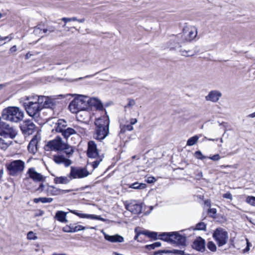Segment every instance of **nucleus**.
I'll return each mask as SVG.
<instances>
[{"label": "nucleus", "instance_id": "39", "mask_svg": "<svg viewBox=\"0 0 255 255\" xmlns=\"http://www.w3.org/2000/svg\"><path fill=\"white\" fill-rule=\"evenodd\" d=\"M62 20L65 22V24L63 26L64 27H65L66 29H67L68 31H69L70 28L69 27L66 26V23L68 22H70V21H76V20H77V18L76 17H70V18L63 17L62 18Z\"/></svg>", "mask_w": 255, "mask_h": 255}, {"label": "nucleus", "instance_id": "2", "mask_svg": "<svg viewBox=\"0 0 255 255\" xmlns=\"http://www.w3.org/2000/svg\"><path fill=\"white\" fill-rule=\"evenodd\" d=\"M46 147L51 150L63 151L68 157L74 152L73 147L63 142L59 136H56L54 139L48 141Z\"/></svg>", "mask_w": 255, "mask_h": 255}, {"label": "nucleus", "instance_id": "22", "mask_svg": "<svg viewBox=\"0 0 255 255\" xmlns=\"http://www.w3.org/2000/svg\"><path fill=\"white\" fill-rule=\"evenodd\" d=\"M184 34L187 41L194 39L197 35V29L194 26H191L188 28L187 32H184Z\"/></svg>", "mask_w": 255, "mask_h": 255}, {"label": "nucleus", "instance_id": "47", "mask_svg": "<svg viewBox=\"0 0 255 255\" xmlns=\"http://www.w3.org/2000/svg\"><path fill=\"white\" fill-rule=\"evenodd\" d=\"M27 238L28 240H35L37 239V237L32 231L29 232L27 235Z\"/></svg>", "mask_w": 255, "mask_h": 255}, {"label": "nucleus", "instance_id": "48", "mask_svg": "<svg viewBox=\"0 0 255 255\" xmlns=\"http://www.w3.org/2000/svg\"><path fill=\"white\" fill-rule=\"evenodd\" d=\"M89 186H86L85 187H81L79 189H76L75 190H74L75 191H78V190H84V189L86 188H88L89 187ZM73 190H61V194H63V193H68V192H70L72 191H73Z\"/></svg>", "mask_w": 255, "mask_h": 255}, {"label": "nucleus", "instance_id": "20", "mask_svg": "<svg viewBox=\"0 0 255 255\" xmlns=\"http://www.w3.org/2000/svg\"><path fill=\"white\" fill-rule=\"evenodd\" d=\"M192 248L198 251L203 252L205 250V242L201 237L195 240L192 245Z\"/></svg>", "mask_w": 255, "mask_h": 255}, {"label": "nucleus", "instance_id": "46", "mask_svg": "<svg viewBox=\"0 0 255 255\" xmlns=\"http://www.w3.org/2000/svg\"><path fill=\"white\" fill-rule=\"evenodd\" d=\"M194 156L196 158L200 160H203L207 158V156L203 155L200 151H196L194 153Z\"/></svg>", "mask_w": 255, "mask_h": 255}, {"label": "nucleus", "instance_id": "41", "mask_svg": "<svg viewBox=\"0 0 255 255\" xmlns=\"http://www.w3.org/2000/svg\"><path fill=\"white\" fill-rule=\"evenodd\" d=\"M74 224H70L63 228V231L65 233H73Z\"/></svg>", "mask_w": 255, "mask_h": 255}, {"label": "nucleus", "instance_id": "30", "mask_svg": "<svg viewBox=\"0 0 255 255\" xmlns=\"http://www.w3.org/2000/svg\"><path fill=\"white\" fill-rule=\"evenodd\" d=\"M120 134L124 133L126 131H132L133 128L131 125H121Z\"/></svg>", "mask_w": 255, "mask_h": 255}, {"label": "nucleus", "instance_id": "1", "mask_svg": "<svg viewBox=\"0 0 255 255\" xmlns=\"http://www.w3.org/2000/svg\"><path fill=\"white\" fill-rule=\"evenodd\" d=\"M95 124L96 127L95 138L99 140L104 139L109 132L110 120L108 116L105 113L104 115L96 120Z\"/></svg>", "mask_w": 255, "mask_h": 255}, {"label": "nucleus", "instance_id": "51", "mask_svg": "<svg viewBox=\"0 0 255 255\" xmlns=\"http://www.w3.org/2000/svg\"><path fill=\"white\" fill-rule=\"evenodd\" d=\"M169 252H170L169 250H159L158 251L155 252L154 253V255H162L163 253H169Z\"/></svg>", "mask_w": 255, "mask_h": 255}, {"label": "nucleus", "instance_id": "24", "mask_svg": "<svg viewBox=\"0 0 255 255\" xmlns=\"http://www.w3.org/2000/svg\"><path fill=\"white\" fill-rule=\"evenodd\" d=\"M222 94L217 91H211L209 94L206 97L207 101H210L213 102H217L221 97Z\"/></svg>", "mask_w": 255, "mask_h": 255}, {"label": "nucleus", "instance_id": "6", "mask_svg": "<svg viewBox=\"0 0 255 255\" xmlns=\"http://www.w3.org/2000/svg\"><path fill=\"white\" fill-rule=\"evenodd\" d=\"M25 166L24 161L17 159L10 161L6 164V167L9 175L15 176L20 174Z\"/></svg>", "mask_w": 255, "mask_h": 255}, {"label": "nucleus", "instance_id": "55", "mask_svg": "<svg viewBox=\"0 0 255 255\" xmlns=\"http://www.w3.org/2000/svg\"><path fill=\"white\" fill-rule=\"evenodd\" d=\"M224 198L229 199L231 200H232V195L230 192H227L223 195Z\"/></svg>", "mask_w": 255, "mask_h": 255}, {"label": "nucleus", "instance_id": "32", "mask_svg": "<svg viewBox=\"0 0 255 255\" xmlns=\"http://www.w3.org/2000/svg\"><path fill=\"white\" fill-rule=\"evenodd\" d=\"M129 188L134 189H141L146 187V184L135 182L128 185Z\"/></svg>", "mask_w": 255, "mask_h": 255}, {"label": "nucleus", "instance_id": "27", "mask_svg": "<svg viewBox=\"0 0 255 255\" xmlns=\"http://www.w3.org/2000/svg\"><path fill=\"white\" fill-rule=\"evenodd\" d=\"M71 180L72 179L70 177L69 174L67 176L56 177L54 179V181L56 184H66L69 183Z\"/></svg>", "mask_w": 255, "mask_h": 255}, {"label": "nucleus", "instance_id": "44", "mask_svg": "<svg viewBox=\"0 0 255 255\" xmlns=\"http://www.w3.org/2000/svg\"><path fill=\"white\" fill-rule=\"evenodd\" d=\"M196 230L205 231L206 229V225L203 222H200L196 226Z\"/></svg>", "mask_w": 255, "mask_h": 255}, {"label": "nucleus", "instance_id": "23", "mask_svg": "<svg viewBox=\"0 0 255 255\" xmlns=\"http://www.w3.org/2000/svg\"><path fill=\"white\" fill-rule=\"evenodd\" d=\"M38 137L37 135L34 136L30 140L27 148L28 150L31 153L34 154L37 150V143L38 142Z\"/></svg>", "mask_w": 255, "mask_h": 255}, {"label": "nucleus", "instance_id": "43", "mask_svg": "<svg viewBox=\"0 0 255 255\" xmlns=\"http://www.w3.org/2000/svg\"><path fill=\"white\" fill-rule=\"evenodd\" d=\"M161 244L159 242H155L152 244L146 246V248L148 250L154 249L155 248L159 247L161 246Z\"/></svg>", "mask_w": 255, "mask_h": 255}, {"label": "nucleus", "instance_id": "49", "mask_svg": "<svg viewBox=\"0 0 255 255\" xmlns=\"http://www.w3.org/2000/svg\"><path fill=\"white\" fill-rule=\"evenodd\" d=\"M179 52L181 55L184 56H189L192 55V54H190V51L189 50L187 51L186 50L180 49L179 50Z\"/></svg>", "mask_w": 255, "mask_h": 255}, {"label": "nucleus", "instance_id": "5", "mask_svg": "<svg viewBox=\"0 0 255 255\" xmlns=\"http://www.w3.org/2000/svg\"><path fill=\"white\" fill-rule=\"evenodd\" d=\"M86 96L79 95L70 103L69 109L72 113H77L88 109Z\"/></svg>", "mask_w": 255, "mask_h": 255}, {"label": "nucleus", "instance_id": "57", "mask_svg": "<svg viewBox=\"0 0 255 255\" xmlns=\"http://www.w3.org/2000/svg\"><path fill=\"white\" fill-rule=\"evenodd\" d=\"M247 241V247L244 250L245 252H248L250 250V247L252 246V244L249 242L248 239H246Z\"/></svg>", "mask_w": 255, "mask_h": 255}, {"label": "nucleus", "instance_id": "17", "mask_svg": "<svg viewBox=\"0 0 255 255\" xmlns=\"http://www.w3.org/2000/svg\"><path fill=\"white\" fill-rule=\"evenodd\" d=\"M70 212L76 215V216H78L79 217L81 218H87V219H90L92 220H100L102 221H105V219L99 216L96 215H92V214H83L81 213L78 212L77 210H71Z\"/></svg>", "mask_w": 255, "mask_h": 255}, {"label": "nucleus", "instance_id": "10", "mask_svg": "<svg viewBox=\"0 0 255 255\" xmlns=\"http://www.w3.org/2000/svg\"><path fill=\"white\" fill-rule=\"evenodd\" d=\"M126 209L134 214H138L141 212V205L135 200L130 202L126 201L124 203Z\"/></svg>", "mask_w": 255, "mask_h": 255}, {"label": "nucleus", "instance_id": "12", "mask_svg": "<svg viewBox=\"0 0 255 255\" xmlns=\"http://www.w3.org/2000/svg\"><path fill=\"white\" fill-rule=\"evenodd\" d=\"M45 186L43 184L41 183L36 191L39 192H44L47 194L48 195H57L61 194V189H57L52 186H48L46 189H45Z\"/></svg>", "mask_w": 255, "mask_h": 255}, {"label": "nucleus", "instance_id": "25", "mask_svg": "<svg viewBox=\"0 0 255 255\" xmlns=\"http://www.w3.org/2000/svg\"><path fill=\"white\" fill-rule=\"evenodd\" d=\"M105 239L112 243H122L124 242V238L119 235L110 236L104 233Z\"/></svg>", "mask_w": 255, "mask_h": 255}, {"label": "nucleus", "instance_id": "38", "mask_svg": "<svg viewBox=\"0 0 255 255\" xmlns=\"http://www.w3.org/2000/svg\"><path fill=\"white\" fill-rule=\"evenodd\" d=\"M141 233H143V235H145L151 239H157L158 238L157 233L156 232L146 231H143V232Z\"/></svg>", "mask_w": 255, "mask_h": 255}, {"label": "nucleus", "instance_id": "15", "mask_svg": "<svg viewBox=\"0 0 255 255\" xmlns=\"http://www.w3.org/2000/svg\"><path fill=\"white\" fill-rule=\"evenodd\" d=\"M40 105L41 109L43 108L52 109L55 105V102L51 98L47 96H41Z\"/></svg>", "mask_w": 255, "mask_h": 255}, {"label": "nucleus", "instance_id": "62", "mask_svg": "<svg viewBox=\"0 0 255 255\" xmlns=\"http://www.w3.org/2000/svg\"><path fill=\"white\" fill-rule=\"evenodd\" d=\"M17 50V48H16V45H14L12 47H11L10 49V51L11 52H14L15 51H16Z\"/></svg>", "mask_w": 255, "mask_h": 255}, {"label": "nucleus", "instance_id": "63", "mask_svg": "<svg viewBox=\"0 0 255 255\" xmlns=\"http://www.w3.org/2000/svg\"><path fill=\"white\" fill-rule=\"evenodd\" d=\"M3 174V170L2 168L0 169V180L1 179Z\"/></svg>", "mask_w": 255, "mask_h": 255}, {"label": "nucleus", "instance_id": "35", "mask_svg": "<svg viewBox=\"0 0 255 255\" xmlns=\"http://www.w3.org/2000/svg\"><path fill=\"white\" fill-rule=\"evenodd\" d=\"M183 36V35L181 34H179L177 35V36L174 37V38L172 39L174 41L176 42V45L171 46V48H176L177 47H180V42H181V40H179L181 38H182Z\"/></svg>", "mask_w": 255, "mask_h": 255}, {"label": "nucleus", "instance_id": "40", "mask_svg": "<svg viewBox=\"0 0 255 255\" xmlns=\"http://www.w3.org/2000/svg\"><path fill=\"white\" fill-rule=\"evenodd\" d=\"M9 143L5 141L2 138H0V148L3 150H5L9 146Z\"/></svg>", "mask_w": 255, "mask_h": 255}, {"label": "nucleus", "instance_id": "19", "mask_svg": "<svg viewBox=\"0 0 255 255\" xmlns=\"http://www.w3.org/2000/svg\"><path fill=\"white\" fill-rule=\"evenodd\" d=\"M27 173L30 178L34 181L40 182L45 180L44 177L40 173L36 172L34 168H30L28 169Z\"/></svg>", "mask_w": 255, "mask_h": 255}, {"label": "nucleus", "instance_id": "50", "mask_svg": "<svg viewBox=\"0 0 255 255\" xmlns=\"http://www.w3.org/2000/svg\"><path fill=\"white\" fill-rule=\"evenodd\" d=\"M208 158L213 161H216L219 160L221 158V157L219 154H216L213 155L212 156H210Z\"/></svg>", "mask_w": 255, "mask_h": 255}, {"label": "nucleus", "instance_id": "11", "mask_svg": "<svg viewBox=\"0 0 255 255\" xmlns=\"http://www.w3.org/2000/svg\"><path fill=\"white\" fill-rule=\"evenodd\" d=\"M36 126L30 120H26L20 126L22 132L26 135L32 134L35 131Z\"/></svg>", "mask_w": 255, "mask_h": 255}, {"label": "nucleus", "instance_id": "52", "mask_svg": "<svg viewBox=\"0 0 255 255\" xmlns=\"http://www.w3.org/2000/svg\"><path fill=\"white\" fill-rule=\"evenodd\" d=\"M170 252H169V253H174V254L175 255H184V251H180V250H173V251H170Z\"/></svg>", "mask_w": 255, "mask_h": 255}, {"label": "nucleus", "instance_id": "45", "mask_svg": "<svg viewBox=\"0 0 255 255\" xmlns=\"http://www.w3.org/2000/svg\"><path fill=\"white\" fill-rule=\"evenodd\" d=\"M207 248L212 252H215L217 250L216 245L212 241L209 242L208 243Z\"/></svg>", "mask_w": 255, "mask_h": 255}, {"label": "nucleus", "instance_id": "64", "mask_svg": "<svg viewBox=\"0 0 255 255\" xmlns=\"http://www.w3.org/2000/svg\"><path fill=\"white\" fill-rule=\"evenodd\" d=\"M248 117L249 118H255V112L252 114H251L248 116Z\"/></svg>", "mask_w": 255, "mask_h": 255}, {"label": "nucleus", "instance_id": "18", "mask_svg": "<svg viewBox=\"0 0 255 255\" xmlns=\"http://www.w3.org/2000/svg\"><path fill=\"white\" fill-rule=\"evenodd\" d=\"M53 160L57 164H63L66 167L69 166L72 163L70 159L64 157L63 155L59 154L53 156Z\"/></svg>", "mask_w": 255, "mask_h": 255}, {"label": "nucleus", "instance_id": "31", "mask_svg": "<svg viewBox=\"0 0 255 255\" xmlns=\"http://www.w3.org/2000/svg\"><path fill=\"white\" fill-rule=\"evenodd\" d=\"M53 200V199L52 198L40 197L34 199L33 201L35 203H37L39 202H41L43 203H51Z\"/></svg>", "mask_w": 255, "mask_h": 255}, {"label": "nucleus", "instance_id": "21", "mask_svg": "<svg viewBox=\"0 0 255 255\" xmlns=\"http://www.w3.org/2000/svg\"><path fill=\"white\" fill-rule=\"evenodd\" d=\"M41 96L36 95H29L23 98V105H29L34 104H40Z\"/></svg>", "mask_w": 255, "mask_h": 255}, {"label": "nucleus", "instance_id": "60", "mask_svg": "<svg viewBox=\"0 0 255 255\" xmlns=\"http://www.w3.org/2000/svg\"><path fill=\"white\" fill-rule=\"evenodd\" d=\"M13 38L12 34H10L8 36L2 37V40H8V41H10Z\"/></svg>", "mask_w": 255, "mask_h": 255}, {"label": "nucleus", "instance_id": "37", "mask_svg": "<svg viewBox=\"0 0 255 255\" xmlns=\"http://www.w3.org/2000/svg\"><path fill=\"white\" fill-rule=\"evenodd\" d=\"M73 227H74V229L73 230V233L77 232H78V231H80L81 230H84L88 229H94L93 227H84L82 225H77L75 224H74Z\"/></svg>", "mask_w": 255, "mask_h": 255}, {"label": "nucleus", "instance_id": "53", "mask_svg": "<svg viewBox=\"0 0 255 255\" xmlns=\"http://www.w3.org/2000/svg\"><path fill=\"white\" fill-rule=\"evenodd\" d=\"M135 104V101L132 99H129L128 100L127 105L125 106V108L131 107Z\"/></svg>", "mask_w": 255, "mask_h": 255}, {"label": "nucleus", "instance_id": "54", "mask_svg": "<svg viewBox=\"0 0 255 255\" xmlns=\"http://www.w3.org/2000/svg\"><path fill=\"white\" fill-rule=\"evenodd\" d=\"M134 231L136 233V235L135 236L134 239L135 240H137V241H139V240H138V236L140 235H141V234L143 235V233H141L143 232V231H138L137 228H135Z\"/></svg>", "mask_w": 255, "mask_h": 255}, {"label": "nucleus", "instance_id": "9", "mask_svg": "<svg viewBox=\"0 0 255 255\" xmlns=\"http://www.w3.org/2000/svg\"><path fill=\"white\" fill-rule=\"evenodd\" d=\"M0 135L5 137L13 138L16 135V132L8 124L0 121Z\"/></svg>", "mask_w": 255, "mask_h": 255}, {"label": "nucleus", "instance_id": "28", "mask_svg": "<svg viewBox=\"0 0 255 255\" xmlns=\"http://www.w3.org/2000/svg\"><path fill=\"white\" fill-rule=\"evenodd\" d=\"M55 129L57 132H60L65 129L67 126V122L63 119H59L56 123Z\"/></svg>", "mask_w": 255, "mask_h": 255}, {"label": "nucleus", "instance_id": "61", "mask_svg": "<svg viewBox=\"0 0 255 255\" xmlns=\"http://www.w3.org/2000/svg\"><path fill=\"white\" fill-rule=\"evenodd\" d=\"M204 139L209 141H218L219 140L218 138H208L206 136L204 137Z\"/></svg>", "mask_w": 255, "mask_h": 255}, {"label": "nucleus", "instance_id": "34", "mask_svg": "<svg viewBox=\"0 0 255 255\" xmlns=\"http://www.w3.org/2000/svg\"><path fill=\"white\" fill-rule=\"evenodd\" d=\"M49 31V32H52L54 31V28L53 27L49 28V29H44L43 30L40 29L39 27H35L34 30V33L35 34L38 33H45L47 31Z\"/></svg>", "mask_w": 255, "mask_h": 255}, {"label": "nucleus", "instance_id": "14", "mask_svg": "<svg viewBox=\"0 0 255 255\" xmlns=\"http://www.w3.org/2000/svg\"><path fill=\"white\" fill-rule=\"evenodd\" d=\"M186 242L185 236L180 235L177 232H171L170 243L179 245H184Z\"/></svg>", "mask_w": 255, "mask_h": 255}, {"label": "nucleus", "instance_id": "8", "mask_svg": "<svg viewBox=\"0 0 255 255\" xmlns=\"http://www.w3.org/2000/svg\"><path fill=\"white\" fill-rule=\"evenodd\" d=\"M70 168V177L72 180L85 178L91 174L85 167L71 166Z\"/></svg>", "mask_w": 255, "mask_h": 255}, {"label": "nucleus", "instance_id": "56", "mask_svg": "<svg viewBox=\"0 0 255 255\" xmlns=\"http://www.w3.org/2000/svg\"><path fill=\"white\" fill-rule=\"evenodd\" d=\"M156 180L153 177H148L146 179V182L148 183H152L155 182Z\"/></svg>", "mask_w": 255, "mask_h": 255}, {"label": "nucleus", "instance_id": "3", "mask_svg": "<svg viewBox=\"0 0 255 255\" xmlns=\"http://www.w3.org/2000/svg\"><path fill=\"white\" fill-rule=\"evenodd\" d=\"M24 117L23 112L16 107H8L3 110L1 118L3 120L13 123L22 121Z\"/></svg>", "mask_w": 255, "mask_h": 255}, {"label": "nucleus", "instance_id": "26", "mask_svg": "<svg viewBox=\"0 0 255 255\" xmlns=\"http://www.w3.org/2000/svg\"><path fill=\"white\" fill-rule=\"evenodd\" d=\"M67 213L62 211H58L56 212L54 218L61 223H67L68 222L66 219Z\"/></svg>", "mask_w": 255, "mask_h": 255}, {"label": "nucleus", "instance_id": "58", "mask_svg": "<svg viewBox=\"0 0 255 255\" xmlns=\"http://www.w3.org/2000/svg\"><path fill=\"white\" fill-rule=\"evenodd\" d=\"M137 122V120L135 118H132L129 120V125H131V126L135 125Z\"/></svg>", "mask_w": 255, "mask_h": 255}, {"label": "nucleus", "instance_id": "29", "mask_svg": "<svg viewBox=\"0 0 255 255\" xmlns=\"http://www.w3.org/2000/svg\"><path fill=\"white\" fill-rule=\"evenodd\" d=\"M64 138L67 139L70 136L76 133V131L71 128H67L60 131Z\"/></svg>", "mask_w": 255, "mask_h": 255}, {"label": "nucleus", "instance_id": "36", "mask_svg": "<svg viewBox=\"0 0 255 255\" xmlns=\"http://www.w3.org/2000/svg\"><path fill=\"white\" fill-rule=\"evenodd\" d=\"M170 235L171 232L163 233L159 235V236L160 237V239L164 241L170 243Z\"/></svg>", "mask_w": 255, "mask_h": 255}, {"label": "nucleus", "instance_id": "59", "mask_svg": "<svg viewBox=\"0 0 255 255\" xmlns=\"http://www.w3.org/2000/svg\"><path fill=\"white\" fill-rule=\"evenodd\" d=\"M217 210L215 208H210L208 210V213L212 214L213 215L216 214Z\"/></svg>", "mask_w": 255, "mask_h": 255}, {"label": "nucleus", "instance_id": "16", "mask_svg": "<svg viewBox=\"0 0 255 255\" xmlns=\"http://www.w3.org/2000/svg\"><path fill=\"white\" fill-rule=\"evenodd\" d=\"M86 100L88 101V108L89 107H94L99 111H103L104 110L103 105L99 99L86 96Z\"/></svg>", "mask_w": 255, "mask_h": 255}, {"label": "nucleus", "instance_id": "13", "mask_svg": "<svg viewBox=\"0 0 255 255\" xmlns=\"http://www.w3.org/2000/svg\"><path fill=\"white\" fill-rule=\"evenodd\" d=\"M27 114L31 117H37L42 110L40 104L24 105Z\"/></svg>", "mask_w": 255, "mask_h": 255}, {"label": "nucleus", "instance_id": "33", "mask_svg": "<svg viewBox=\"0 0 255 255\" xmlns=\"http://www.w3.org/2000/svg\"><path fill=\"white\" fill-rule=\"evenodd\" d=\"M199 138L198 135H195L189 138L187 141V145L192 146L194 145L198 140Z\"/></svg>", "mask_w": 255, "mask_h": 255}, {"label": "nucleus", "instance_id": "4", "mask_svg": "<svg viewBox=\"0 0 255 255\" xmlns=\"http://www.w3.org/2000/svg\"><path fill=\"white\" fill-rule=\"evenodd\" d=\"M87 154L88 157L96 159L94 161L91 163L93 169L99 166L104 157V154H100L99 153L97 145L94 141H89L88 142Z\"/></svg>", "mask_w": 255, "mask_h": 255}, {"label": "nucleus", "instance_id": "7", "mask_svg": "<svg viewBox=\"0 0 255 255\" xmlns=\"http://www.w3.org/2000/svg\"><path fill=\"white\" fill-rule=\"evenodd\" d=\"M213 237L219 247L226 244L229 239L228 232L221 228H217L214 231Z\"/></svg>", "mask_w": 255, "mask_h": 255}, {"label": "nucleus", "instance_id": "42", "mask_svg": "<svg viewBox=\"0 0 255 255\" xmlns=\"http://www.w3.org/2000/svg\"><path fill=\"white\" fill-rule=\"evenodd\" d=\"M246 201L250 205L255 206V197L249 196L247 197Z\"/></svg>", "mask_w": 255, "mask_h": 255}]
</instances>
